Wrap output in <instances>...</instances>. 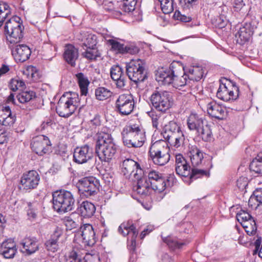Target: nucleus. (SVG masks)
I'll return each instance as SVG.
<instances>
[{
	"label": "nucleus",
	"mask_w": 262,
	"mask_h": 262,
	"mask_svg": "<svg viewBox=\"0 0 262 262\" xmlns=\"http://www.w3.org/2000/svg\"><path fill=\"white\" fill-rule=\"evenodd\" d=\"M184 140L183 132L179 133L178 135L172 136L169 139H167L169 143L176 147H179L181 146Z\"/></svg>",
	"instance_id": "de8ad7c7"
},
{
	"label": "nucleus",
	"mask_w": 262,
	"mask_h": 262,
	"mask_svg": "<svg viewBox=\"0 0 262 262\" xmlns=\"http://www.w3.org/2000/svg\"><path fill=\"white\" fill-rule=\"evenodd\" d=\"M163 241L172 250L180 249L185 244L184 242L179 241L178 238L170 236L163 238Z\"/></svg>",
	"instance_id": "4c0bfd02"
},
{
	"label": "nucleus",
	"mask_w": 262,
	"mask_h": 262,
	"mask_svg": "<svg viewBox=\"0 0 262 262\" xmlns=\"http://www.w3.org/2000/svg\"><path fill=\"white\" fill-rule=\"evenodd\" d=\"M122 172L126 178H139L143 175V170L139 164L131 159L124 160L121 165Z\"/></svg>",
	"instance_id": "dca6fc26"
},
{
	"label": "nucleus",
	"mask_w": 262,
	"mask_h": 262,
	"mask_svg": "<svg viewBox=\"0 0 262 262\" xmlns=\"http://www.w3.org/2000/svg\"><path fill=\"white\" fill-rule=\"evenodd\" d=\"M236 185L240 190H244L248 186L247 179L245 177H240L237 180Z\"/></svg>",
	"instance_id": "bf43d9fd"
},
{
	"label": "nucleus",
	"mask_w": 262,
	"mask_h": 262,
	"mask_svg": "<svg viewBox=\"0 0 262 262\" xmlns=\"http://www.w3.org/2000/svg\"><path fill=\"white\" fill-rule=\"evenodd\" d=\"M137 3V0H123L120 8L124 12H132L135 10Z\"/></svg>",
	"instance_id": "49530a36"
},
{
	"label": "nucleus",
	"mask_w": 262,
	"mask_h": 262,
	"mask_svg": "<svg viewBox=\"0 0 262 262\" xmlns=\"http://www.w3.org/2000/svg\"><path fill=\"white\" fill-rule=\"evenodd\" d=\"M63 56L65 61L74 67L75 61L78 57V51L74 46L69 44L66 46Z\"/></svg>",
	"instance_id": "c756f323"
},
{
	"label": "nucleus",
	"mask_w": 262,
	"mask_h": 262,
	"mask_svg": "<svg viewBox=\"0 0 262 262\" xmlns=\"http://www.w3.org/2000/svg\"><path fill=\"white\" fill-rule=\"evenodd\" d=\"M35 97V93L31 91L22 92L16 96L17 100L21 103H29L34 99Z\"/></svg>",
	"instance_id": "79ce46f5"
},
{
	"label": "nucleus",
	"mask_w": 262,
	"mask_h": 262,
	"mask_svg": "<svg viewBox=\"0 0 262 262\" xmlns=\"http://www.w3.org/2000/svg\"><path fill=\"white\" fill-rule=\"evenodd\" d=\"M82 53V56L89 60H96L101 57V53L97 47L85 49Z\"/></svg>",
	"instance_id": "58836bf2"
},
{
	"label": "nucleus",
	"mask_w": 262,
	"mask_h": 262,
	"mask_svg": "<svg viewBox=\"0 0 262 262\" xmlns=\"http://www.w3.org/2000/svg\"><path fill=\"white\" fill-rule=\"evenodd\" d=\"M113 93L104 87H99L95 90V94L97 100H105L112 95Z\"/></svg>",
	"instance_id": "a19ab883"
},
{
	"label": "nucleus",
	"mask_w": 262,
	"mask_h": 262,
	"mask_svg": "<svg viewBox=\"0 0 262 262\" xmlns=\"http://www.w3.org/2000/svg\"><path fill=\"white\" fill-rule=\"evenodd\" d=\"M134 180L137 181V186L134 187L137 193L141 195H148L150 189V183L146 178L140 175L139 178H134Z\"/></svg>",
	"instance_id": "473e14b6"
},
{
	"label": "nucleus",
	"mask_w": 262,
	"mask_h": 262,
	"mask_svg": "<svg viewBox=\"0 0 262 262\" xmlns=\"http://www.w3.org/2000/svg\"><path fill=\"white\" fill-rule=\"evenodd\" d=\"M187 123L188 128L195 131L203 141L208 142L212 139V126L205 118L196 114H191L187 118Z\"/></svg>",
	"instance_id": "7ed1b4c3"
},
{
	"label": "nucleus",
	"mask_w": 262,
	"mask_h": 262,
	"mask_svg": "<svg viewBox=\"0 0 262 262\" xmlns=\"http://www.w3.org/2000/svg\"><path fill=\"white\" fill-rule=\"evenodd\" d=\"M31 146L36 154L42 156L50 152L51 144L48 137L39 135L33 138Z\"/></svg>",
	"instance_id": "f3484780"
},
{
	"label": "nucleus",
	"mask_w": 262,
	"mask_h": 262,
	"mask_svg": "<svg viewBox=\"0 0 262 262\" xmlns=\"http://www.w3.org/2000/svg\"><path fill=\"white\" fill-rule=\"evenodd\" d=\"M9 71V68L8 66L6 65H3V66L0 68V77Z\"/></svg>",
	"instance_id": "774afa93"
},
{
	"label": "nucleus",
	"mask_w": 262,
	"mask_h": 262,
	"mask_svg": "<svg viewBox=\"0 0 262 262\" xmlns=\"http://www.w3.org/2000/svg\"><path fill=\"white\" fill-rule=\"evenodd\" d=\"M169 151L167 143L164 140H160L151 144L148 153L155 165L163 166L170 160Z\"/></svg>",
	"instance_id": "6e6552de"
},
{
	"label": "nucleus",
	"mask_w": 262,
	"mask_h": 262,
	"mask_svg": "<svg viewBox=\"0 0 262 262\" xmlns=\"http://www.w3.org/2000/svg\"><path fill=\"white\" fill-rule=\"evenodd\" d=\"M187 73L190 82L191 81H199L203 76L204 71L201 66H192L189 69Z\"/></svg>",
	"instance_id": "f704fd0d"
},
{
	"label": "nucleus",
	"mask_w": 262,
	"mask_h": 262,
	"mask_svg": "<svg viewBox=\"0 0 262 262\" xmlns=\"http://www.w3.org/2000/svg\"><path fill=\"white\" fill-rule=\"evenodd\" d=\"M25 86V82L19 78L12 79L9 84L10 89L13 92H16L20 89L24 88Z\"/></svg>",
	"instance_id": "8fccbe9b"
},
{
	"label": "nucleus",
	"mask_w": 262,
	"mask_h": 262,
	"mask_svg": "<svg viewBox=\"0 0 262 262\" xmlns=\"http://www.w3.org/2000/svg\"><path fill=\"white\" fill-rule=\"evenodd\" d=\"M253 34V32L250 25L246 24V26L240 28L236 33L235 36L238 38V39H240L241 43H244L249 41Z\"/></svg>",
	"instance_id": "72a5a7b5"
},
{
	"label": "nucleus",
	"mask_w": 262,
	"mask_h": 262,
	"mask_svg": "<svg viewBox=\"0 0 262 262\" xmlns=\"http://www.w3.org/2000/svg\"><path fill=\"white\" fill-rule=\"evenodd\" d=\"M174 17H177V19L180 20L183 22H189L191 20V18L189 16H187L184 15H182L179 12L178 13L175 12L174 14Z\"/></svg>",
	"instance_id": "680f3d73"
},
{
	"label": "nucleus",
	"mask_w": 262,
	"mask_h": 262,
	"mask_svg": "<svg viewBox=\"0 0 262 262\" xmlns=\"http://www.w3.org/2000/svg\"><path fill=\"white\" fill-rule=\"evenodd\" d=\"M40 176L36 170H29L24 173L20 180V188L29 190L35 189L39 184Z\"/></svg>",
	"instance_id": "a211bd4d"
},
{
	"label": "nucleus",
	"mask_w": 262,
	"mask_h": 262,
	"mask_svg": "<svg viewBox=\"0 0 262 262\" xmlns=\"http://www.w3.org/2000/svg\"><path fill=\"white\" fill-rule=\"evenodd\" d=\"M16 120L15 115H13L9 106L0 105V124L6 126H11Z\"/></svg>",
	"instance_id": "a878e982"
},
{
	"label": "nucleus",
	"mask_w": 262,
	"mask_h": 262,
	"mask_svg": "<svg viewBox=\"0 0 262 262\" xmlns=\"http://www.w3.org/2000/svg\"><path fill=\"white\" fill-rule=\"evenodd\" d=\"M178 61H173L169 66V68H162L156 74V79L159 82H161L163 84L169 85L172 84L174 74H177L179 71L177 68Z\"/></svg>",
	"instance_id": "6ab92c4d"
},
{
	"label": "nucleus",
	"mask_w": 262,
	"mask_h": 262,
	"mask_svg": "<svg viewBox=\"0 0 262 262\" xmlns=\"http://www.w3.org/2000/svg\"><path fill=\"white\" fill-rule=\"evenodd\" d=\"M261 238L260 237L258 238L255 242L254 244H255V250H254V254L256 253L259 250V247H260V244H261Z\"/></svg>",
	"instance_id": "338daca9"
},
{
	"label": "nucleus",
	"mask_w": 262,
	"mask_h": 262,
	"mask_svg": "<svg viewBox=\"0 0 262 262\" xmlns=\"http://www.w3.org/2000/svg\"><path fill=\"white\" fill-rule=\"evenodd\" d=\"M135 106L133 96L129 94L120 95L115 102L116 111L122 115H128L132 113Z\"/></svg>",
	"instance_id": "2eb2a0df"
},
{
	"label": "nucleus",
	"mask_w": 262,
	"mask_h": 262,
	"mask_svg": "<svg viewBox=\"0 0 262 262\" xmlns=\"http://www.w3.org/2000/svg\"><path fill=\"white\" fill-rule=\"evenodd\" d=\"M77 235L79 236V234ZM79 235L85 245L93 246L96 242L95 232L90 224H85L81 227Z\"/></svg>",
	"instance_id": "5701e85b"
},
{
	"label": "nucleus",
	"mask_w": 262,
	"mask_h": 262,
	"mask_svg": "<svg viewBox=\"0 0 262 262\" xmlns=\"http://www.w3.org/2000/svg\"><path fill=\"white\" fill-rule=\"evenodd\" d=\"M118 146L111 134L100 132L97 134L95 152L101 162H110L114 158Z\"/></svg>",
	"instance_id": "f257e3e1"
},
{
	"label": "nucleus",
	"mask_w": 262,
	"mask_h": 262,
	"mask_svg": "<svg viewBox=\"0 0 262 262\" xmlns=\"http://www.w3.org/2000/svg\"><path fill=\"white\" fill-rule=\"evenodd\" d=\"M28 209L27 214L30 219H34L36 217L39 204L36 202L28 203Z\"/></svg>",
	"instance_id": "3c124183"
},
{
	"label": "nucleus",
	"mask_w": 262,
	"mask_h": 262,
	"mask_svg": "<svg viewBox=\"0 0 262 262\" xmlns=\"http://www.w3.org/2000/svg\"><path fill=\"white\" fill-rule=\"evenodd\" d=\"M147 114L151 119L152 127L156 129H159L160 120L161 117V114L158 113L154 110L148 112Z\"/></svg>",
	"instance_id": "603ef678"
},
{
	"label": "nucleus",
	"mask_w": 262,
	"mask_h": 262,
	"mask_svg": "<svg viewBox=\"0 0 262 262\" xmlns=\"http://www.w3.org/2000/svg\"><path fill=\"white\" fill-rule=\"evenodd\" d=\"M118 231L124 236L129 235L128 249L130 252H134L136 247V238L138 235V230L133 221H128L122 223L119 226Z\"/></svg>",
	"instance_id": "4468645a"
},
{
	"label": "nucleus",
	"mask_w": 262,
	"mask_h": 262,
	"mask_svg": "<svg viewBox=\"0 0 262 262\" xmlns=\"http://www.w3.org/2000/svg\"><path fill=\"white\" fill-rule=\"evenodd\" d=\"M108 42L112 46V48L113 50L118 51L120 53H125V46H124L123 44L120 43L114 39H110Z\"/></svg>",
	"instance_id": "6e6d98bb"
},
{
	"label": "nucleus",
	"mask_w": 262,
	"mask_h": 262,
	"mask_svg": "<svg viewBox=\"0 0 262 262\" xmlns=\"http://www.w3.org/2000/svg\"><path fill=\"white\" fill-rule=\"evenodd\" d=\"M188 155L190 158L192 165L193 167L198 166L201 164L204 157L202 151L195 146L189 147Z\"/></svg>",
	"instance_id": "2f4dec72"
},
{
	"label": "nucleus",
	"mask_w": 262,
	"mask_h": 262,
	"mask_svg": "<svg viewBox=\"0 0 262 262\" xmlns=\"http://www.w3.org/2000/svg\"><path fill=\"white\" fill-rule=\"evenodd\" d=\"M97 36L93 34H88L83 40L81 47L83 49L97 47Z\"/></svg>",
	"instance_id": "a18cd8bd"
},
{
	"label": "nucleus",
	"mask_w": 262,
	"mask_h": 262,
	"mask_svg": "<svg viewBox=\"0 0 262 262\" xmlns=\"http://www.w3.org/2000/svg\"><path fill=\"white\" fill-rule=\"evenodd\" d=\"M216 96L224 101L235 100L239 96V88L235 82L226 79L225 83L221 82Z\"/></svg>",
	"instance_id": "ddd939ff"
},
{
	"label": "nucleus",
	"mask_w": 262,
	"mask_h": 262,
	"mask_svg": "<svg viewBox=\"0 0 262 262\" xmlns=\"http://www.w3.org/2000/svg\"><path fill=\"white\" fill-rule=\"evenodd\" d=\"M126 73L128 78L136 84L144 81L147 78L145 63L140 59L132 60L127 63Z\"/></svg>",
	"instance_id": "9d476101"
},
{
	"label": "nucleus",
	"mask_w": 262,
	"mask_h": 262,
	"mask_svg": "<svg viewBox=\"0 0 262 262\" xmlns=\"http://www.w3.org/2000/svg\"><path fill=\"white\" fill-rule=\"evenodd\" d=\"M236 219L238 222L242 224L244 222L249 221L251 219H253L251 215L247 211L241 210L236 214Z\"/></svg>",
	"instance_id": "864d4df0"
},
{
	"label": "nucleus",
	"mask_w": 262,
	"mask_h": 262,
	"mask_svg": "<svg viewBox=\"0 0 262 262\" xmlns=\"http://www.w3.org/2000/svg\"><path fill=\"white\" fill-rule=\"evenodd\" d=\"M256 201L258 203L257 206L262 204V188L256 189L253 193V195L250 197L249 203Z\"/></svg>",
	"instance_id": "4d7b16f0"
},
{
	"label": "nucleus",
	"mask_w": 262,
	"mask_h": 262,
	"mask_svg": "<svg viewBox=\"0 0 262 262\" xmlns=\"http://www.w3.org/2000/svg\"><path fill=\"white\" fill-rule=\"evenodd\" d=\"M249 168L251 171L257 176L262 175V156L257 155L251 162Z\"/></svg>",
	"instance_id": "ea45409f"
},
{
	"label": "nucleus",
	"mask_w": 262,
	"mask_h": 262,
	"mask_svg": "<svg viewBox=\"0 0 262 262\" xmlns=\"http://www.w3.org/2000/svg\"><path fill=\"white\" fill-rule=\"evenodd\" d=\"M17 251L16 248H3L2 249V254L6 258H12L15 255Z\"/></svg>",
	"instance_id": "13d9d810"
},
{
	"label": "nucleus",
	"mask_w": 262,
	"mask_h": 262,
	"mask_svg": "<svg viewBox=\"0 0 262 262\" xmlns=\"http://www.w3.org/2000/svg\"><path fill=\"white\" fill-rule=\"evenodd\" d=\"M125 53H129L134 54L138 52V49L137 47L125 46Z\"/></svg>",
	"instance_id": "e2e57ef3"
},
{
	"label": "nucleus",
	"mask_w": 262,
	"mask_h": 262,
	"mask_svg": "<svg viewBox=\"0 0 262 262\" xmlns=\"http://www.w3.org/2000/svg\"><path fill=\"white\" fill-rule=\"evenodd\" d=\"M241 225L248 235H253L255 234L257 231V226L254 219L244 222Z\"/></svg>",
	"instance_id": "c03bdc74"
},
{
	"label": "nucleus",
	"mask_w": 262,
	"mask_h": 262,
	"mask_svg": "<svg viewBox=\"0 0 262 262\" xmlns=\"http://www.w3.org/2000/svg\"><path fill=\"white\" fill-rule=\"evenodd\" d=\"M110 74L111 78L115 82L116 87L119 89H124L127 80L123 69L119 65H114L111 68Z\"/></svg>",
	"instance_id": "4be33fe9"
},
{
	"label": "nucleus",
	"mask_w": 262,
	"mask_h": 262,
	"mask_svg": "<svg viewBox=\"0 0 262 262\" xmlns=\"http://www.w3.org/2000/svg\"><path fill=\"white\" fill-rule=\"evenodd\" d=\"M78 102L79 98L77 94L72 92L65 93L57 103L56 112L59 116L68 118L75 112Z\"/></svg>",
	"instance_id": "423d86ee"
},
{
	"label": "nucleus",
	"mask_w": 262,
	"mask_h": 262,
	"mask_svg": "<svg viewBox=\"0 0 262 262\" xmlns=\"http://www.w3.org/2000/svg\"><path fill=\"white\" fill-rule=\"evenodd\" d=\"M145 134L144 130L136 124L126 126L121 133L124 145L129 148L141 147L145 141Z\"/></svg>",
	"instance_id": "39448f33"
},
{
	"label": "nucleus",
	"mask_w": 262,
	"mask_h": 262,
	"mask_svg": "<svg viewBox=\"0 0 262 262\" xmlns=\"http://www.w3.org/2000/svg\"><path fill=\"white\" fill-rule=\"evenodd\" d=\"M10 13L9 6L6 3L0 2V27Z\"/></svg>",
	"instance_id": "37998d69"
},
{
	"label": "nucleus",
	"mask_w": 262,
	"mask_h": 262,
	"mask_svg": "<svg viewBox=\"0 0 262 262\" xmlns=\"http://www.w3.org/2000/svg\"><path fill=\"white\" fill-rule=\"evenodd\" d=\"M93 158V150L88 145L77 147L74 149L73 161L77 164H82L87 163Z\"/></svg>",
	"instance_id": "aec40b11"
},
{
	"label": "nucleus",
	"mask_w": 262,
	"mask_h": 262,
	"mask_svg": "<svg viewBox=\"0 0 262 262\" xmlns=\"http://www.w3.org/2000/svg\"><path fill=\"white\" fill-rule=\"evenodd\" d=\"M177 67L179 71L178 72L177 74H174L172 83L173 87L178 89L179 87H182L186 85H190V82L188 79L187 73L183 65L180 62H178Z\"/></svg>",
	"instance_id": "393cba45"
},
{
	"label": "nucleus",
	"mask_w": 262,
	"mask_h": 262,
	"mask_svg": "<svg viewBox=\"0 0 262 262\" xmlns=\"http://www.w3.org/2000/svg\"><path fill=\"white\" fill-rule=\"evenodd\" d=\"M78 191L81 198H91L99 191V181L94 177H84L79 180L77 184Z\"/></svg>",
	"instance_id": "9b49d317"
},
{
	"label": "nucleus",
	"mask_w": 262,
	"mask_h": 262,
	"mask_svg": "<svg viewBox=\"0 0 262 262\" xmlns=\"http://www.w3.org/2000/svg\"><path fill=\"white\" fill-rule=\"evenodd\" d=\"M62 234V231L60 229H56L50 239L47 241L45 244L46 248L48 251L55 252L59 249L58 241Z\"/></svg>",
	"instance_id": "bb28decb"
},
{
	"label": "nucleus",
	"mask_w": 262,
	"mask_h": 262,
	"mask_svg": "<svg viewBox=\"0 0 262 262\" xmlns=\"http://www.w3.org/2000/svg\"><path fill=\"white\" fill-rule=\"evenodd\" d=\"M19 17L15 16L9 18L5 25V32L8 35L7 36L9 45L19 43L23 37L24 26L20 22Z\"/></svg>",
	"instance_id": "1a4fd4ad"
},
{
	"label": "nucleus",
	"mask_w": 262,
	"mask_h": 262,
	"mask_svg": "<svg viewBox=\"0 0 262 262\" xmlns=\"http://www.w3.org/2000/svg\"><path fill=\"white\" fill-rule=\"evenodd\" d=\"M175 170L177 174L187 179L184 181L188 184L194 180L209 175V169L191 168L188 162L181 154L176 156Z\"/></svg>",
	"instance_id": "f03ea898"
},
{
	"label": "nucleus",
	"mask_w": 262,
	"mask_h": 262,
	"mask_svg": "<svg viewBox=\"0 0 262 262\" xmlns=\"http://www.w3.org/2000/svg\"><path fill=\"white\" fill-rule=\"evenodd\" d=\"M12 54L17 62H23L29 59L31 51L30 48L25 44L9 45Z\"/></svg>",
	"instance_id": "412c9836"
},
{
	"label": "nucleus",
	"mask_w": 262,
	"mask_h": 262,
	"mask_svg": "<svg viewBox=\"0 0 262 262\" xmlns=\"http://www.w3.org/2000/svg\"><path fill=\"white\" fill-rule=\"evenodd\" d=\"M182 132L181 127L176 122L170 121L163 127L162 134L165 140Z\"/></svg>",
	"instance_id": "cd10ccee"
},
{
	"label": "nucleus",
	"mask_w": 262,
	"mask_h": 262,
	"mask_svg": "<svg viewBox=\"0 0 262 262\" xmlns=\"http://www.w3.org/2000/svg\"><path fill=\"white\" fill-rule=\"evenodd\" d=\"M152 107L158 112L165 113L172 105V97L166 91H155L150 97Z\"/></svg>",
	"instance_id": "f8f14e48"
},
{
	"label": "nucleus",
	"mask_w": 262,
	"mask_h": 262,
	"mask_svg": "<svg viewBox=\"0 0 262 262\" xmlns=\"http://www.w3.org/2000/svg\"><path fill=\"white\" fill-rule=\"evenodd\" d=\"M53 207L60 213L73 210L75 206L74 195L69 191L60 190L52 193Z\"/></svg>",
	"instance_id": "20e7f679"
},
{
	"label": "nucleus",
	"mask_w": 262,
	"mask_h": 262,
	"mask_svg": "<svg viewBox=\"0 0 262 262\" xmlns=\"http://www.w3.org/2000/svg\"><path fill=\"white\" fill-rule=\"evenodd\" d=\"M78 83L82 95L86 96L88 93V87L90 83L88 78L82 73H79L76 75Z\"/></svg>",
	"instance_id": "e433bc0d"
},
{
	"label": "nucleus",
	"mask_w": 262,
	"mask_h": 262,
	"mask_svg": "<svg viewBox=\"0 0 262 262\" xmlns=\"http://www.w3.org/2000/svg\"><path fill=\"white\" fill-rule=\"evenodd\" d=\"M148 179L151 189L158 193L163 192L167 187H172L177 181L173 174L165 176L155 170L149 171Z\"/></svg>",
	"instance_id": "0eeeda50"
},
{
	"label": "nucleus",
	"mask_w": 262,
	"mask_h": 262,
	"mask_svg": "<svg viewBox=\"0 0 262 262\" xmlns=\"http://www.w3.org/2000/svg\"><path fill=\"white\" fill-rule=\"evenodd\" d=\"M102 177V179L106 183L110 184L111 182L113 181V177L108 172H105V173H103Z\"/></svg>",
	"instance_id": "0e129e2a"
},
{
	"label": "nucleus",
	"mask_w": 262,
	"mask_h": 262,
	"mask_svg": "<svg viewBox=\"0 0 262 262\" xmlns=\"http://www.w3.org/2000/svg\"><path fill=\"white\" fill-rule=\"evenodd\" d=\"M161 10L164 14H169L173 10L172 0H158Z\"/></svg>",
	"instance_id": "09e8293b"
},
{
	"label": "nucleus",
	"mask_w": 262,
	"mask_h": 262,
	"mask_svg": "<svg viewBox=\"0 0 262 262\" xmlns=\"http://www.w3.org/2000/svg\"><path fill=\"white\" fill-rule=\"evenodd\" d=\"M77 211L84 218H90L96 211L95 205L90 202L85 201L78 207Z\"/></svg>",
	"instance_id": "7c9ffc66"
},
{
	"label": "nucleus",
	"mask_w": 262,
	"mask_h": 262,
	"mask_svg": "<svg viewBox=\"0 0 262 262\" xmlns=\"http://www.w3.org/2000/svg\"><path fill=\"white\" fill-rule=\"evenodd\" d=\"M207 111L209 116L218 120H223L227 115L226 108L214 101L207 104Z\"/></svg>",
	"instance_id": "b1692460"
},
{
	"label": "nucleus",
	"mask_w": 262,
	"mask_h": 262,
	"mask_svg": "<svg viewBox=\"0 0 262 262\" xmlns=\"http://www.w3.org/2000/svg\"><path fill=\"white\" fill-rule=\"evenodd\" d=\"M23 246L21 251L28 255H31L38 250L39 246L36 239L26 237L20 243Z\"/></svg>",
	"instance_id": "c85d7f7f"
},
{
	"label": "nucleus",
	"mask_w": 262,
	"mask_h": 262,
	"mask_svg": "<svg viewBox=\"0 0 262 262\" xmlns=\"http://www.w3.org/2000/svg\"><path fill=\"white\" fill-rule=\"evenodd\" d=\"M64 223L66 226L69 228L70 230L76 228L77 224L70 216L66 217L64 219Z\"/></svg>",
	"instance_id": "052dcab7"
},
{
	"label": "nucleus",
	"mask_w": 262,
	"mask_h": 262,
	"mask_svg": "<svg viewBox=\"0 0 262 262\" xmlns=\"http://www.w3.org/2000/svg\"><path fill=\"white\" fill-rule=\"evenodd\" d=\"M16 248L15 244L13 242H3L2 245V249L3 248Z\"/></svg>",
	"instance_id": "69168bd1"
},
{
	"label": "nucleus",
	"mask_w": 262,
	"mask_h": 262,
	"mask_svg": "<svg viewBox=\"0 0 262 262\" xmlns=\"http://www.w3.org/2000/svg\"><path fill=\"white\" fill-rule=\"evenodd\" d=\"M233 8L236 11L241 12L242 15H245L247 12V9L245 8V4L243 0H234Z\"/></svg>",
	"instance_id": "5fc2aeb1"
},
{
	"label": "nucleus",
	"mask_w": 262,
	"mask_h": 262,
	"mask_svg": "<svg viewBox=\"0 0 262 262\" xmlns=\"http://www.w3.org/2000/svg\"><path fill=\"white\" fill-rule=\"evenodd\" d=\"M65 262H87L84 256L78 249H73L65 256Z\"/></svg>",
	"instance_id": "c9c22d12"
}]
</instances>
